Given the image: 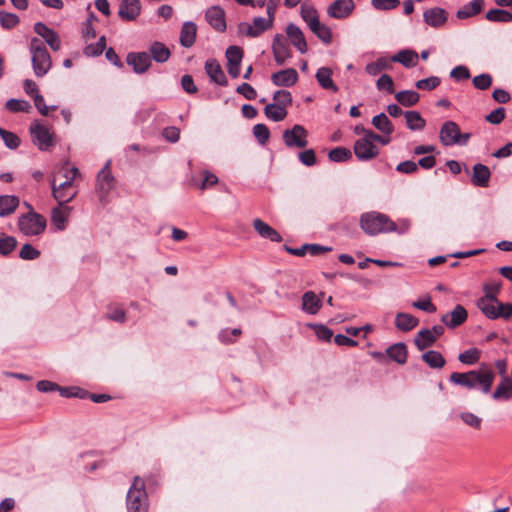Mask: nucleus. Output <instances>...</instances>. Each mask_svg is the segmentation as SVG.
<instances>
[{
    "mask_svg": "<svg viewBox=\"0 0 512 512\" xmlns=\"http://www.w3.org/2000/svg\"><path fill=\"white\" fill-rule=\"evenodd\" d=\"M492 398L495 400H509L512 398V382L508 377H504L503 380L498 384L497 388L492 394Z\"/></svg>",
    "mask_w": 512,
    "mask_h": 512,
    "instance_id": "nucleus-41",
    "label": "nucleus"
},
{
    "mask_svg": "<svg viewBox=\"0 0 512 512\" xmlns=\"http://www.w3.org/2000/svg\"><path fill=\"white\" fill-rule=\"evenodd\" d=\"M483 5H484L483 0H472L470 3L461 7L457 11L456 16L458 19L470 18L474 15L479 14L482 11Z\"/></svg>",
    "mask_w": 512,
    "mask_h": 512,
    "instance_id": "nucleus-35",
    "label": "nucleus"
},
{
    "mask_svg": "<svg viewBox=\"0 0 512 512\" xmlns=\"http://www.w3.org/2000/svg\"><path fill=\"white\" fill-rule=\"evenodd\" d=\"M205 19L216 31L226 30L225 12L220 6L209 7L205 12Z\"/></svg>",
    "mask_w": 512,
    "mask_h": 512,
    "instance_id": "nucleus-17",
    "label": "nucleus"
},
{
    "mask_svg": "<svg viewBox=\"0 0 512 512\" xmlns=\"http://www.w3.org/2000/svg\"><path fill=\"white\" fill-rule=\"evenodd\" d=\"M354 153L359 160L369 161L379 155V148L360 138L354 143Z\"/></svg>",
    "mask_w": 512,
    "mask_h": 512,
    "instance_id": "nucleus-16",
    "label": "nucleus"
},
{
    "mask_svg": "<svg viewBox=\"0 0 512 512\" xmlns=\"http://www.w3.org/2000/svg\"><path fill=\"white\" fill-rule=\"evenodd\" d=\"M391 63V59L380 57L375 62L367 64L365 71L367 74L375 76L384 70L390 69L392 67Z\"/></svg>",
    "mask_w": 512,
    "mask_h": 512,
    "instance_id": "nucleus-43",
    "label": "nucleus"
},
{
    "mask_svg": "<svg viewBox=\"0 0 512 512\" xmlns=\"http://www.w3.org/2000/svg\"><path fill=\"white\" fill-rule=\"evenodd\" d=\"M310 30L325 44H330L332 42L331 29L320 21L315 23V26H311Z\"/></svg>",
    "mask_w": 512,
    "mask_h": 512,
    "instance_id": "nucleus-47",
    "label": "nucleus"
},
{
    "mask_svg": "<svg viewBox=\"0 0 512 512\" xmlns=\"http://www.w3.org/2000/svg\"><path fill=\"white\" fill-rule=\"evenodd\" d=\"M149 55L151 59L157 63H164L168 61L171 56L169 48L162 42L155 41L149 47Z\"/></svg>",
    "mask_w": 512,
    "mask_h": 512,
    "instance_id": "nucleus-30",
    "label": "nucleus"
},
{
    "mask_svg": "<svg viewBox=\"0 0 512 512\" xmlns=\"http://www.w3.org/2000/svg\"><path fill=\"white\" fill-rule=\"evenodd\" d=\"M29 51L35 76H45L52 67L51 56L45 44L39 38L34 37L30 41Z\"/></svg>",
    "mask_w": 512,
    "mask_h": 512,
    "instance_id": "nucleus-3",
    "label": "nucleus"
},
{
    "mask_svg": "<svg viewBox=\"0 0 512 512\" xmlns=\"http://www.w3.org/2000/svg\"><path fill=\"white\" fill-rule=\"evenodd\" d=\"M417 57H418V55L415 51L409 50V49H403V50H400L396 55H394L391 58V61L401 63L403 66H405L407 68H411V67L416 66Z\"/></svg>",
    "mask_w": 512,
    "mask_h": 512,
    "instance_id": "nucleus-36",
    "label": "nucleus"
},
{
    "mask_svg": "<svg viewBox=\"0 0 512 512\" xmlns=\"http://www.w3.org/2000/svg\"><path fill=\"white\" fill-rule=\"evenodd\" d=\"M19 230L26 236H37L44 232L46 228V219L34 212L21 215L18 219Z\"/></svg>",
    "mask_w": 512,
    "mask_h": 512,
    "instance_id": "nucleus-7",
    "label": "nucleus"
},
{
    "mask_svg": "<svg viewBox=\"0 0 512 512\" xmlns=\"http://www.w3.org/2000/svg\"><path fill=\"white\" fill-rule=\"evenodd\" d=\"M253 227L262 238L269 239L272 242L282 241L281 235L273 227L259 218L253 220Z\"/></svg>",
    "mask_w": 512,
    "mask_h": 512,
    "instance_id": "nucleus-25",
    "label": "nucleus"
},
{
    "mask_svg": "<svg viewBox=\"0 0 512 512\" xmlns=\"http://www.w3.org/2000/svg\"><path fill=\"white\" fill-rule=\"evenodd\" d=\"M273 26V22L271 19L264 17H255L253 19V24L250 25L247 22H241L238 25V32L240 34H245L250 37H258L266 30L270 29Z\"/></svg>",
    "mask_w": 512,
    "mask_h": 512,
    "instance_id": "nucleus-11",
    "label": "nucleus"
},
{
    "mask_svg": "<svg viewBox=\"0 0 512 512\" xmlns=\"http://www.w3.org/2000/svg\"><path fill=\"white\" fill-rule=\"evenodd\" d=\"M476 306L490 320H509L512 317V303H502L498 298L480 297Z\"/></svg>",
    "mask_w": 512,
    "mask_h": 512,
    "instance_id": "nucleus-4",
    "label": "nucleus"
},
{
    "mask_svg": "<svg viewBox=\"0 0 512 512\" xmlns=\"http://www.w3.org/2000/svg\"><path fill=\"white\" fill-rule=\"evenodd\" d=\"M205 70L211 81L221 85H227L226 76L220 66V64L215 59H209L205 63Z\"/></svg>",
    "mask_w": 512,
    "mask_h": 512,
    "instance_id": "nucleus-26",
    "label": "nucleus"
},
{
    "mask_svg": "<svg viewBox=\"0 0 512 512\" xmlns=\"http://www.w3.org/2000/svg\"><path fill=\"white\" fill-rule=\"evenodd\" d=\"M17 240L12 236H6L0 239V254L8 255L10 254L16 247Z\"/></svg>",
    "mask_w": 512,
    "mask_h": 512,
    "instance_id": "nucleus-59",
    "label": "nucleus"
},
{
    "mask_svg": "<svg viewBox=\"0 0 512 512\" xmlns=\"http://www.w3.org/2000/svg\"><path fill=\"white\" fill-rule=\"evenodd\" d=\"M386 355L396 363L403 365L407 362V347L402 342L395 343L386 349Z\"/></svg>",
    "mask_w": 512,
    "mask_h": 512,
    "instance_id": "nucleus-31",
    "label": "nucleus"
},
{
    "mask_svg": "<svg viewBox=\"0 0 512 512\" xmlns=\"http://www.w3.org/2000/svg\"><path fill=\"white\" fill-rule=\"evenodd\" d=\"M486 19L491 22H511L512 13L503 9H491L486 13Z\"/></svg>",
    "mask_w": 512,
    "mask_h": 512,
    "instance_id": "nucleus-48",
    "label": "nucleus"
},
{
    "mask_svg": "<svg viewBox=\"0 0 512 512\" xmlns=\"http://www.w3.org/2000/svg\"><path fill=\"white\" fill-rule=\"evenodd\" d=\"M371 5L376 10L388 11L397 8L400 5L399 0H371Z\"/></svg>",
    "mask_w": 512,
    "mask_h": 512,
    "instance_id": "nucleus-58",
    "label": "nucleus"
},
{
    "mask_svg": "<svg viewBox=\"0 0 512 512\" xmlns=\"http://www.w3.org/2000/svg\"><path fill=\"white\" fill-rule=\"evenodd\" d=\"M460 418L467 426H470L474 429L481 428L482 419L471 412H462L460 414Z\"/></svg>",
    "mask_w": 512,
    "mask_h": 512,
    "instance_id": "nucleus-60",
    "label": "nucleus"
},
{
    "mask_svg": "<svg viewBox=\"0 0 512 512\" xmlns=\"http://www.w3.org/2000/svg\"><path fill=\"white\" fill-rule=\"evenodd\" d=\"M481 352L477 348L465 350L458 355V360L466 365H473L480 359Z\"/></svg>",
    "mask_w": 512,
    "mask_h": 512,
    "instance_id": "nucleus-51",
    "label": "nucleus"
},
{
    "mask_svg": "<svg viewBox=\"0 0 512 512\" xmlns=\"http://www.w3.org/2000/svg\"><path fill=\"white\" fill-rule=\"evenodd\" d=\"M307 130L299 124L283 132V141L288 148H305L308 145Z\"/></svg>",
    "mask_w": 512,
    "mask_h": 512,
    "instance_id": "nucleus-9",
    "label": "nucleus"
},
{
    "mask_svg": "<svg viewBox=\"0 0 512 512\" xmlns=\"http://www.w3.org/2000/svg\"><path fill=\"white\" fill-rule=\"evenodd\" d=\"M34 31L44 39L47 45L54 50L59 51L61 49V39L58 33L51 28H49L46 24L42 22H37L34 24Z\"/></svg>",
    "mask_w": 512,
    "mask_h": 512,
    "instance_id": "nucleus-12",
    "label": "nucleus"
},
{
    "mask_svg": "<svg viewBox=\"0 0 512 512\" xmlns=\"http://www.w3.org/2000/svg\"><path fill=\"white\" fill-rule=\"evenodd\" d=\"M440 78L437 76H430L425 79H420L415 83L416 88L421 90L431 91L440 85Z\"/></svg>",
    "mask_w": 512,
    "mask_h": 512,
    "instance_id": "nucleus-55",
    "label": "nucleus"
},
{
    "mask_svg": "<svg viewBox=\"0 0 512 512\" xmlns=\"http://www.w3.org/2000/svg\"><path fill=\"white\" fill-rule=\"evenodd\" d=\"M360 227L368 235L389 233L397 230V225L387 215L379 212L364 213L360 218Z\"/></svg>",
    "mask_w": 512,
    "mask_h": 512,
    "instance_id": "nucleus-2",
    "label": "nucleus"
},
{
    "mask_svg": "<svg viewBox=\"0 0 512 512\" xmlns=\"http://www.w3.org/2000/svg\"><path fill=\"white\" fill-rule=\"evenodd\" d=\"M436 342L428 328L421 329L414 338V344L419 351L431 347Z\"/></svg>",
    "mask_w": 512,
    "mask_h": 512,
    "instance_id": "nucleus-39",
    "label": "nucleus"
},
{
    "mask_svg": "<svg viewBox=\"0 0 512 512\" xmlns=\"http://www.w3.org/2000/svg\"><path fill=\"white\" fill-rule=\"evenodd\" d=\"M407 127L410 130H422L425 127V120L417 111H407L404 113Z\"/></svg>",
    "mask_w": 512,
    "mask_h": 512,
    "instance_id": "nucleus-45",
    "label": "nucleus"
},
{
    "mask_svg": "<svg viewBox=\"0 0 512 512\" xmlns=\"http://www.w3.org/2000/svg\"><path fill=\"white\" fill-rule=\"evenodd\" d=\"M322 307L321 299L313 292L307 291L302 296V309L308 314L315 315Z\"/></svg>",
    "mask_w": 512,
    "mask_h": 512,
    "instance_id": "nucleus-28",
    "label": "nucleus"
},
{
    "mask_svg": "<svg viewBox=\"0 0 512 512\" xmlns=\"http://www.w3.org/2000/svg\"><path fill=\"white\" fill-rule=\"evenodd\" d=\"M69 218V208L60 206L54 208L51 213L52 223L56 226L58 230H64L66 228L67 222Z\"/></svg>",
    "mask_w": 512,
    "mask_h": 512,
    "instance_id": "nucleus-38",
    "label": "nucleus"
},
{
    "mask_svg": "<svg viewBox=\"0 0 512 512\" xmlns=\"http://www.w3.org/2000/svg\"><path fill=\"white\" fill-rule=\"evenodd\" d=\"M494 379V371L485 364H482L477 370L453 372L449 377L450 382L453 384L469 390H480L484 394L490 392Z\"/></svg>",
    "mask_w": 512,
    "mask_h": 512,
    "instance_id": "nucleus-1",
    "label": "nucleus"
},
{
    "mask_svg": "<svg viewBox=\"0 0 512 512\" xmlns=\"http://www.w3.org/2000/svg\"><path fill=\"white\" fill-rule=\"evenodd\" d=\"M126 61L137 74L146 72L151 66V57L147 52H130L126 57Z\"/></svg>",
    "mask_w": 512,
    "mask_h": 512,
    "instance_id": "nucleus-15",
    "label": "nucleus"
},
{
    "mask_svg": "<svg viewBox=\"0 0 512 512\" xmlns=\"http://www.w3.org/2000/svg\"><path fill=\"white\" fill-rule=\"evenodd\" d=\"M253 134L260 144H265L270 137V130L265 124H256L253 127Z\"/></svg>",
    "mask_w": 512,
    "mask_h": 512,
    "instance_id": "nucleus-56",
    "label": "nucleus"
},
{
    "mask_svg": "<svg viewBox=\"0 0 512 512\" xmlns=\"http://www.w3.org/2000/svg\"><path fill=\"white\" fill-rule=\"evenodd\" d=\"M468 317L467 310L462 305H456L454 309L441 317V321L448 328H456L463 324Z\"/></svg>",
    "mask_w": 512,
    "mask_h": 512,
    "instance_id": "nucleus-19",
    "label": "nucleus"
},
{
    "mask_svg": "<svg viewBox=\"0 0 512 512\" xmlns=\"http://www.w3.org/2000/svg\"><path fill=\"white\" fill-rule=\"evenodd\" d=\"M5 108L13 113H16V112L29 113L32 107H31L30 103L26 100L9 99L5 104Z\"/></svg>",
    "mask_w": 512,
    "mask_h": 512,
    "instance_id": "nucleus-49",
    "label": "nucleus"
},
{
    "mask_svg": "<svg viewBox=\"0 0 512 512\" xmlns=\"http://www.w3.org/2000/svg\"><path fill=\"white\" fill-rule=\"evenodd\" d=\"M372 125L377 130L388 136L394 132V126L385 113L375 115L372 118Z\"/></svg>",
    "mask_w": 512,
    "mask_h": 512,
    "instance_id": "nucleus-40",
    "label": "nucleus"
},
{
    "mask_svg": "<svg viewBox=\"0 0 512 512\" xmlns=\"http://www.w3.org/2000/svg\"><path fill=\"white\" fill-rule=\"evenodd\" d=\"M424 21L431 27H440L447 20V12L439 7L428 9L423 14Z\"/></svg>",
    "mask_w": 512,
    "mask_h": 512,
    "instance_id": "nucleus-27",
    "label": "nucleus"
},
{
    "mask_svg": "<svg viewBox=\"0 0 512 512\" xmlns=\"http://www.w3.org/2000/svg\"><path fill=\"white\" fill-rule=\"evenodd\" d=\"M40 256V251L30 244H24L19 252V257L23 260H34Z\"/></svg>",
    "mask_w": 512,
    "mask_h": 512,
    "instance_id": "nucleus-62",
    "label": "nucleus"
},
{
    "mask_svg": "<svg viewBox=\"0 0 512 512\" xmlns=\"http://www.w3.org/2000/svg\"><path fill=\"white\" fill-rule=\"evenodd\" d=\"M316 79L323 89L338 91V87L332 80V70L328 67H321L316 72Z\"/></svg>",
    "mask_w": 512,
    "mask_h": 512,
    "instance_id": "nucleus-34",
    "label": "nucleus"
},
{
    "mask_svg": "<svg viewBox=\"0 0 512 512\" xmlns=\"http://www.w3.org/2000/svg\"><path fill=\"white\" fill-rule=\"evenodd\" d=\"M460 137V128L458 124L454 121H446L439 132L440 142L444 146H452L455 145L456 142H459Z\"/></svg>",
    "mask_w": 512,
    "mask_h": 512,
    "instance_id": "nucleus-13",
    "label": "nucleus"
},
{
    "mask_svg": "<svg viewBox=\"0 0 512 512\" xmlns=\"http://www.w3.org/2000/svg\"><path fill=\"white\" fill-rule=\"evenodd\" d=\"M272 51L274 59L278 65L284 64L285 61L291 57L289 44L284 37L279 34H277L273 39Z\"/></svg>",
    "mask_w": 512,
    "mask_h": 512,
    "instance_id": "nucleus-18",
    "label": "nucleus"
},
{
    "mask_svg": "<svg viewBox=\"0 0 512 512\" xmlns=\"http://www.w3.org/2000/svg\"><path fill=\"white\" fill-rule=\"evenodd\" d=\"M20 200L14 195L0 196V217L11 215L19 206Z\"/></svg>",
    "mask_w": 512,
    "mask_h": 512,
    "instance_id": "nucleus-33",
    "label": "nucleus"
},
{
    "mask_svg": "<svg viewBox=\"0 0 512 512\" xmlns=\"http://www.w3.org/2000/svg\"><path fill=\"white\" fill-rule=\"evenodd\" d=\"M328 157L333 162H345L352 157V153L345 147H336L330 150Z\"/></svg>",
    "mask_w": 512,
    "mask_h": 512,
    "instance_id": "nucleus-53",
    "label": "nucleus"
},
{
    "mask_svg": "<svg viewBox=\"0 0 512 512\" xmlns=\"http://www.w3.org/2000/svg\"><path fill=\"white\" fill-rule=\"evenodd\" d=\"M311 327L314 329L317 338L321 341L329 342L333 337V331L326 327L325 325L315 324L312 325Z\"/></svg>",
    "mask_w": 512,
    "mask_h": 512,
    "instance_id": "nucleus-63",
    "label": "nucleus"
},
{
    "mask_svg": "<svg viewBox=\"0 0 512 512\" xmlns=\"http://www.w3.org/2000/svg\"><path fill=\"white\" fill-rule=\"evenodd\" d=\"M197 35V26L192 21H186L183 23L179 42L182 47L190 48L194 45Z\"/></svg>",
    "mask_w": 512,
    "mask_h": 512,
    "instance_id": "nucleus-24",
    "label": "nucleus"
},
{
    "mask_svg": "<svg viewBox=\"0 0 512 512\" xmlns=\"http://www.w3.org/2000/svg\"><path fill=\"white\" fill-rule=\"evenodd\" d=\"M0 137L2 138L5 146L9 149H17L20 146V138L13 132L7 131L0 127Z\"/></svg>",
    "mask_w": 512,
    "mask_h": 512,
    "instance_id": "nucleus-50",
    "label": "nucleus"
},
{
    "mask_svg": "<svg viewBox=\"0 0 512 512\" xmlns=\"http://www.w3.org/2000/svg\"><path fill=\"white\" fill-rule=\"evenodd\" d=\"M470 71L464 65H458L454 67L450 72V77L455 81L467 80L470 78Z\"/></svg>",
    "mask_w": 512,
    "mask_h": 512,
    "instance_id": "nucleus-64",
    "label": "nucleus"
},
{
    "mask_svg": "<svg viewBox=\"0 0 512 512\" xmlns=\"http://www.w3.org/2000/svg\"><path fill=\"white\" fill-rule=\"evenodd\" d=\"M109 166L110 161L105 164L97 175V186L102 195H106L114 187V177L111 175Z\"/></svg>",
    "mask_w": 512,
    "mask_h": 512,
    "instance_id": "nucleus-23",
    "label": "nucleus"
},
{
    "mask_svg": "<svg viewBox=\"0 0 512 512\" xmlns=\"http://www.w3.org/2000/svg\"><path fill=\"white\" fill-rule=\"evenodd\" d=\"M421 359L432 369H441L446 364V360L443 355L436 350L424 352Z\"/></svg>",
    "mask_w": 512,
    "mask_h": 512,
    "instance_id": "nucleus-37",
    "label": "nucleus"
},
{
    "mask_svg": "<svg viewBox=\"0 0 512 512\" xmlns=\"http://www.w3.org/2000/svg\"><path fill=\"white\" fill-rule=\"evenodd\" d=\"M19 17L14 13L0 10V24L4 29H12L19 23Z\"/></svg>",
    "mask_w": 512,
    "mask_h": 512,
    "instance_id": "nucleus-54",
    "label": "nucleus"
},
{
    "mask_svg": "<svg viewBox=\"0 0 512 512\" xmlns=\"http://www.w3.org/2000/svg\"><path fill=\"white\" fill-rule=\"evenodd\" d=\"M33 143L42 151H48L54 146V134L47 126L39 121L31 123L29 128Z\"/></svg>",
    "mask_w": 512,
    "mask_h": 512,
    "instance_id": "nucleus-8",
    "label": "nucleus"
},
{
    "mask_svg": "<svg viewBox=\"0 0 512 512\" xmlns=\"http://www.w3.org/2000/svg\"><path fill=\"white\" fill-rule=\"evenodd\" d=\"M418 324H419L418 318H416L415 316H413L411 314L404 313V312H399L396 314L395 326L397 327V329H399L401 331H404V332L410 331V330L414 329Z\"/></svg>",
    "mask_w": 512,
    "mask_h": 512,
    "instance_id": "nucleus-32",
    "label": "nucleus"
},
{
    "mask_svg": "<svg viewBox=\"0 0 512 512\" xmlns=\"http://www.w3.org/2000/svg\"><path fill=\"white\" fill-rule=\"evenodd\" d=\"M273 99L275 100V104L283 106L286 109L289 105L292 104V96L291 93L287 90H278L274 93Z\"/></svg>",
    "mask_w": 512,
    "mask_h": 512,
    "instance_id": "nucleus-57",
    "label": "nucleus"
},
{
    "mask_svg": "<svg viewBox=\"0 0 512 512\" xmlns=\"http://www.w3.org/2000/svg\"><path fill=\"white\" fill-rule=\"evenodd\" d=\"M419 94L413 90H404L395 94V99L405 107L414 106L419 101Z\"/></svg>",
    "mask_w": 512,
    "mask_h": 512,
    "instance_id": "nucleus-44",
    "label": "nucleus"
},
{
    "mask_svg": "<svg viewBox=\"0 0 512 512\" xmlns=\"http://www.w3.org/2000/svg\"><path fill=\"white\" fill-rule=\"evenodd\" d=\"M298 80V73L294 68H288L273 73L271 81L275 86L290 87Z\"/></svg>",
    "mask_w": 512,
    "mask_h": 512,
    "instance_id": "nucleus-21",
    "label": "nucleus"
},
{
    "mask_svg": "<svg viewBox=\"0 0 512 512\" xmlns=\"http://www.w3.org/2000/svg\"><path fill=\"white\" fill-rule=\"evenodd\" d=\"M356 4L354 0H334L327 7V15L336 20L349 18L354 12Z\"/></svg>",
    "mask_w": 512,
    "mask_h": 512,
    "instance_id": "nucleus-10",
    "label": "nucleus"
},
{
    "mask_svg": "<svg viewBox=\"0 0 512 512\" xmlns=\"http://www.w3.org/2000/svg\"><path fill=\"white\" fill-rule=\"evenodd\" d=\"M286 33L292 45L295 46L301 54L307 52V43L305 37L297 25L290 23L286 27Z\"/></svg>",
    "mask_w": 512,
    "mask_h": 512,
    "instance_id": "nucleus-22",
    "label": "nucleus"
},
{
    "mask_svg": "<svg viewBox=\"0 0 512 512\" xmlns=\"http://www.w3.org/2000/svg\"><path fill=\"white\" fill-rule=\"evenodd\" d=\"M473 85L479 90H486L492 85V77L490 74L483 73L473 78Z\"/></svg>",
    "mask_w": 512,
    "mask_h": 512,
    "instance_id": "nucleus-61",
    "label": "nucleus"
},
{
    "mask_svg": "<svg viewBox=\"0 0 512 512\" xmlns=\"http://www.w3.org/2000/svg\"><path fill=\"white\" fill-rule=\"evenodd\" d=\"M491 172L489 168L481 163L473 166V174L471 182L478 187H487L490 180Z\"/></svg>",
    "mask_w": 512,
    "mask_h": 512,
    "instance_id": "nucleus-29",
    "label": "nucleus"
},
{
    "mask_svg": "<svg viewBox=\"0 0 512 512\" xmlns=\"http://www.w3.org/2000/svg\"><path fill=\"white\" fill-rule=\"evenodd\" d=\"M147 509L148 504L144 481L139 477H135L134 482L127 493V511L147 512Z\"/></svg>",
    "mask_w": 512,
    "mask_h": 512,
    "instance_id": "nucleus-5",
    "label": "nucleus"
},
{
    "mask_svg": "<svg viewBox=\"0 0 512 512\" xmlns=\"http://www.w3.org/2000/svg\"><path fill=\"white\" fill-rule=\"evenodd\" d=\"M78 173L79 170L76 167H72L70 171L65 174L66 180L64 182L56 186L55 180L52 181V195L60 206L70 202L76 196L77 192L72 190V186Z\"/></svg>",
    "mask_w": 512,
    "mask_h": 512,
    "instance_id": "nucleus-6",
    "label": "nucleus"
},
{
    "mask_svg": "<svg viewBox=\"0 0 512 512\" xmlns=\"http://www.w3.org/2000/svg\"><path fill=\"white\" fill-rule=\"evenodd\" d=\"M227 70L232 78L240 74V65L243 58V51L238 46H230L226 50Z\"/></svg>",
    "mask_w": 512,
    "mask_h": 512,
    "instance_id": "nucleus-14",
    "label": "nucleus"
},
{
    "mask_svg": "<svg viewBox=\"0 0 512 512\" xmlns=\"http://www.w3.org/2000/svg\"><path fill=\"white\" fill-rule=\"evenodd\" d=\"M141 12V5L139 0H122L118 15L122 20L132 21L135 20Z\"/></svg>",
    "mask_w": 512,
    "mask_h": 512,
    "instance_id": "nucleus-20",
    "label": "nucleus"
},
{
    "mask_svg": "<svg viewBox=\"0 0 512 512\" xmlns=\"http://www.w3.org/2000/svg\"><path fill=\"white\" fill-rule=\"evenodd\" d=\"M106 47V38L101 36L97 43L89 44L84 48V54L89 57L99 56L103 53Z\"/></svg>",
    "mask_w": 512,
    "mask_h": 512,
    "instance_id": "nucleus-52",
    "label": "nucleus"
},
{
    "mask_svg": "<svg viewBox=\"0 0 512 512\" xmlns=\"http://www.w3.org/2000/svg\"><path fill=\"white\" fill-rule=\"evenodd\" d=\"M264 114L268 119L274 122H280L286 118L287 109H284L283 106L278 104L271 103L265 106Z\"/></svg>",
    "mask_w": 512,
    "mask_h": 512,
    "instance_id": "nucleus-42",
    "label": "nucleus"
},
{
    "mask_svg": "<svg viewBox=\"0 0 512 512\" xmlns=\"http://www.w3.org/2000/svg\"><path fill=\"white\" fill-rule=\"evenodd\" d=\"M300 15L309 28L313 25L315 26V23L320 21L317 10L311 5L302 4Z\"/></svg>",
    "mask_w": 512,
    "mask_h": 512,
    "instance_id": "nucleus-46",
    "label": "nucleus"
}]
</instances>
